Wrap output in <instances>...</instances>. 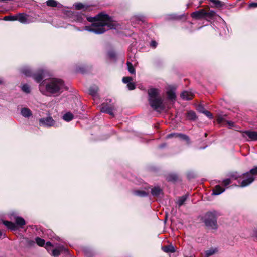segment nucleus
Segmentation results:
<instances>
[{"mask_svg":"<svg viewBox=\"0 0 257 257\" xmlns=\"http://www.w3.org/2000/svg\"><path fill=\"white\" fill-rule=\"evenodd\" d=\"M52 246V244L50 242H47L46 243V248L49 250V249H48V247H51Z\"/></svg>","mask_w":257,"mask_h":257,"instance_id":"37998d69","label":"nucleus"},{"mask_svg":"<svg viewBox=\"0 0 257 257\" xmlns=\"http://www.w3.org/2000/svg\"><path fill=\"white\" fill-rule=\"evenodd\" d=\"M225 190L224 187L220 185H216L215 188L213 190V193H223Z\"/></svg>","mask_w":257,"mask_h":257,"instance_id":"aec40b11","label":"nucleus"},{"mask_svg":"<svg viewBox=\"0 0 257 257\" xmlns=\"http://www.w3.org/2000/svg\"><path fill=\"white\" fill-rule=\"evenodd\" d=\"M230 183V180L229 179H225L223 181V184L225 186L229 185Z\"/></svg>","mask_w":257,"mask_h":257,"instance_id":"ea45409f","label":"nucleus"},{"mask_svg":"<svg viewBox=\"0 0 257 257\" xmlns=\"http://www.w3.org/2000/svg\"><path fill=\"white\" fill-rule=\"evenodd\" d=\"M227 123L229 125V126L231 127H233V123L232 122H231V121H228L227 122Z\"/></svg>","mask_w":257,"mask_h":257,"instance_id":"a18cd8bd","label":"nucleus"},{"mask_svg":"<svg viewBox=\"0 0 257 257\" xmlns=\"http://www.w3.org/2000/svg\"><path fill=\"white\" fill-rule=\"evenodd\" d=\"M92 23L91 26L85 27V30L96 34H102L105 31L115 28V23L108 15L101 13L95 17L87 18Z\"/></svg>","mask_w":257,"mask_h":257,"instance_id":"f257e3e1","label":"nucleus"},{"mask_svg":"<svg viewBox=\"0 0 257 257\" xmlns=\"http://www.w3.org/2000/svg\"><path fill=\"white\" fill-rule=\"evenodd\" d=\"M257 175V167L251 169L249 172L244 173L240 177L242 182L241 187H245L250 184L254 180Z\"/></svg>","mask_w":257,"mask_h":257,"instance_id":"39448f33","label":"nucleus"},{"mask_svg":"<svg viewBox=\"0 0 257 257\" xmlns=\"http://www.w3.org/2000/svg\"><path fill=\"white\" fill-rule=\"evenodd\" d=\"M4 224L9 228L12 230H15L16 229V225L11 222L5 221L4 222Z\"/></svg>","mask_w":257,"mask_h":257,"instance_id":"b1692460","label":"nucleus"},{"mask_svg":"<svg viewBox=\"0 0 257 257\" xmlns=\"http://www.w3.org/2000/svg\"><path fill=\"white\" fill-rule=\"evenodd\" d=\"M198 110L202 113V111H204L205 110H204V108H202V107H199L198 108Z\"/></svg>","mask_w":257,"mask_h":257,"instance_id":"49530a36","label":"nucleus"},{"mask_svg":"<svg viewBox=\"0 0 257 257\" xmlns=\"http://www.w3.org/2000/svg\"><path fill=\"white\" fill-rule=\"evenodd\" d=\"M150 45L151 47L155 48L157 46V42L155 41H152Z\"/></svg>","mask_w":257,"mask_h":257,"instance_id":"79ce46f5","label":"nucleus"},{"mask_svg":"<svg viewBox=\"0 0 257 257\" xmlns=\"http://www.w3.org/2000/svg\"><path fill=\"white\" fill-rule=\"evenodd\" d=\"M173 137L180 138V139L182 140H185L186 141L189 140L188 137L184 134H176V133H171L167 135L166 138H170Z\"/></svg>","mask_w":257,"mask_h":257,"instance_id":"f8f14e48","label":"nucleus"},{"mask_svg":"<svg viewBox=\"0 0 257 257\" xmlns=\"http://www.w3.org/2000/svg\"><path fill=\"white\" fill-rule=\"evenodd\" d=\"M206 198H207V197H204V196H203L202 197V199H203L204 200H205V199Z\"/></svg>","mask_w":257,"mask_h":257,"instance_id":"3c124183","label":"nucleus"},{"mask_svg":"<svg viewBox=\"0 0 257 257\" xmlns=\"http://www.w3.org/2000/svg\"><path fill=\"white\" fill-rule=\"evenodd\" d=\"M89 94L93 97H96L98 92V88L96 87H92L89 90Z\"/></svg>","mask_w":257,"mask_h":257,"instance_id":"5701e85b","label":"nucleus"},{"mask_svg":"<svg viewBox=\"0 0 257 257\" xmlns=\"http://www.w3.org/2000/svg\"><path fill=\"white\" fill-rule=\"evenodd\" d=\"M217 251V249L216 248L209 249L205 252V257H209L215 253Z\"/></svg>","mask_w":257,"mask_h":257,"instance_id":"412c9836","label":"nucleus"},{"mask_svg":"<svg viewBox=\"0 0 257 257\" xmlns=\"http://www.w3.org/2000/svg\"><path fill=\"white\" fill-rule=\"evenodd\" d=\"M217 212L215 211L208 212L204 215L203 221L207 227L216 229L217 228Z\"/></svg>","mask_w":257,"mask_h":257,"instance_id":"20e7f679","label":"nucleus"},{"mask_svg":"<svg viewBox=\"0 0 257 257\" xmlns=\"http://www.w3.org/2000/svg\"><path fill=\"white\" fill-rule=\"evenodd\" d=\"M74 7L76 9H77V10H81V9H85L86 8V7L84 5H83V4L82 3H76L74 4Z\"/></svg>","mask_w":257,"mask_h":257,"instance_id":"c756f323","label":"nucleus"},{"mask_svg":"<svg viewBox=\"0 0 257 257\" xmlns=\"http://www.w3.org/2000/svg\"><path fill=\"white\" fill-rule=\"evenodd\" d=\"M253 235L254 236H255V237H257V233H254V234H253Z\"/></svg>","mask_w":257,"mask_h":257,"instance_id":"603ef678","label":"nucleus"},{"mask_svg":"<svg viewBox=\"0 0 257 257\" xmlns=\"http://www.w3.org/2000/svg\"><path fill=\"white\" fill-rule=\"evenodd\" d=\"M188 198V195L187 194H185L180 197H179L177 201V204L178 205V206L180 207L181 205H182L185 201L186 200L187 198Z\"/></svg>","mask_w":257,"mask_h":257,"instance_id":"f3484780","label":"nucleus"},{"mask_svg":"<svg viewBox=\"0 0 257 257\" xmlns=\"http://www.w3.org/2000/svg\"><path fill=\"white\" fill-rule=\"evenodd\" d=\"M161 190L159 186H156L151 189V193H160Z\"/></svg>","mask_w":257,"mask_h":257,"instance_id":"7c9ffc66","label":"nucleus"},{"mask_svg":"<svg viewBox=\"0 0 257 257\" xmlns=\"http://www.w3.org/2000/svg\"><path fill=\"white\" fill-rule=\"evenodd\" d=\"M60 249H55L52 251V255L55 257L58 256L60 254Z\"/></svg>","mask_w":257,"mask_h":257,"instance_id":"72a5a7b5","label":"nucleus"},{"mask_svg":"<svg viewBox=\"0 0 257 257\" xmlns=\"http://www.w3.org/2000/svg\"><path fill=\"white\" fill-rule=\"evenodd\" d=\"M178 176L175 174H170L167 176V180L168 181L174 182L177 180Z\"/></svg>","mask_w":257,"mask_h":257,"instance_id":"6ab92c4d","label":"nucleus"},{"mask_svg":"<svg viewBox=\"0 0 257 257\" xmlns=\"http://www.w3.org/2000/svg\"><path fill=\"white\" fill-rule=\"evenodd\" d=\"M215 12L213 10H210L208 12H205V17L211 18L215 15Z\"/></svg>","mask_w":257,"mask_h":257,"instance_id":"cd10ccee","label":"nucleus"},{"mask_svg":"<svg viewBox=\"0 0 257 257\" xmlns=\"http://www.w3.org/2000/svg\"><path fill=\"white\" fill-rule=\"evenodd\" d=\"M138 195H140L141 197H144L146 196V195H147V194H144V193H142V194H137Z\"/></svg>","mask_w":257,"mask_h":257,"instance_id":"09e8293b","label":"nucleus"},{"mask_svg":"<svg viewBox=\"0 0 257 257\" xmlns=\"http://www.w3.org/2000/svg\"><path fill=\"white\" fill-rule=\"evenodd\" d=\"M16 223L18 226L22 227L26 224L25 220L20 217H16L15 218Z\"/></svg>","mask_w":257,"mask_h":257,"instance_id":"dca6fc26","label":"nucleus"},{"mask_svg":"<svg viewBox=\"0 0 257 257\" xmlns=\"http://www.w3.org/2000/svg\"><path fill=\"white\" fill-rule=\"evenodd\" d=\"M249 8H255L257 7V3H251L248 5Z\"/></svg>","mask_w":257,"mask_h":257,"instance_id":"a19ab883","label":"nucleus"},{"mask_svg":"<svg viewBox=\"0 0 257 257\" xmlns=\"http://www.w3.org/2000/svg\"><path fill=\"white\" fill-rule=\"evenodd\" d=\"M132 79V78L131 77H124L122 79V81L124 83L128 84V83L131 82Z\"/></svg>","mask_w":257,"mask_h":257,"instance_id":"f704fd0d","label":"nucleus"},{"mask_svg":"<svg viewBox=\"0 0 257 257\" xmlns=\"http://www.w3.org/2000/svg\"><path fill=\"white\" fill-rule=\"evenodd\" d=\"M149 191L148 190L147 192L145 191H144V190H137V191H136L135 192V193H149Z\"/></svg>","mask_w":257,"mask_h":257,"instance_id":"c03bdc74","label":"nucleus"},{"mask_svg":"<svg viewBox=\"0 0 257 257\" xmlns=\"http://www.w3.org/2000/svg\"><path fill=\"white\" fill-rule=\"evenodd\" d=\"M164 251L165 252H174V249L173 247H166L164 249Z\"/></svg>","mask_w":257,"mask_h":257,"instance_id":"4c0bfd02","label":"nucleus"},{"mask_svg":"<svg viewBox=\"0 0 257 257\" xmlns=\"http://www.w3.org/2000/svg\"><path fill=\"white\" fill-rule=\"evenodd\" d=\"M55 121L51 117L43 118L40 120V125L43 126L51 127L54 126Z\"/></svg>","mask_w":257,"mask_h":257,"instance_id":"0eeeda50","label":"nucleus"},{"mask_svg":"<svg viewBox=\"0 0 257 257\" xmlns=\"http://www.w3.org/2000/svg\"><path fill=\"white\" fill-rule=\"evenodd\" d=\"M64 82L59 79L53 78L46 80L39 85L40 92L46 95H58L64 90Z\"/></svg>","mask_w":257,"mask_h":257,"instance_id":"f03ea898","label":"nucleus"},{"mask_svg":"<svg viewBox=\"0 0 257 257\" xmlns=\"http://www.w3.org/2000/svg\"><path fill=\"white\" fill-rule=\"evenodd\" d=\"M47 5L50 7H56L57 6L58 3L55 0H48L46 2Z\"/></svg>","mask_w":257,"mask_h":257,"instance_id":"a878e982","label":"nucleus"},{"mask_svg":"<svg viewBox=\"0 0 257 257\" xmlns=\"http://www.w3.org/2000/svg\"><path fill=\"white\" fill-rule=\"evenodd\" d=\"M167 95L168 99L173 100L175 99L176 95L175 92V88L173 87L169 86V89L167 91Z\"/></svg>","mask_w":257,"mask_h":257,"instance_id":"9b49d317","label":"nucleus"},{"mask_svg":"<svg viewBox=\"0 0 257 257\" xmlns=\"http://www.w3.org/2000/svg\"><path fill=\"white\" fill-rule=\"evenodd\" d=\"M186 117L188 119L191 120H194L196 118L195 113L192 111H188L187 113Z\"/></svg>","mask_w":257,"mask_h":257,"instance_id":"a211bd4d","label":"nucleus"},{"mask_svg":"<svg viewBox=\"0 0 257 257\" xmlns=\"http://www.w3.org/2000/svg\"><path fill=\"white\" fill-rule=\"evenodd\" d=\"M21 72L26 76L32 77L37 82H40L44 76V71L43 70H39L36 73H33L28 66H24L21 69Z\"/></svg>","mask_w":257,"mask_h":257,"instance_id":"423d86ee","label":"nucleus"},{"mask_svg":"<svg viewBox=\"0 0 257 257\" xmlns=\"http://www.w3.org/2000/svg\"><path fill=\"white\" fill-rule=\"evenodd\" d=\"M36 242L37 244L40 246H43V245H44L45 243V241L44 239H41L39 237H37L36 238Z\"/></svg>","mask_w":257,"mask_h":257,"instance_id":"c85d7f7f","label":"nucleus"},{"mask_svg":"<svg viewBox=\"0 0 257 257\" xmlns=\"http://www.w3.org/2000/svg\"><path fill=\"white\" fill-rule=\"evenodd\" d=\"M243 137H248L251 140H257V132L246 131L242 133Z\"/></svg>","mask_w":257,"mask_h":257,"instance_id":"1a4fd4ad","label":"nucleus"},{"mask_svg":"<svg viewBox=\"0 0 257 257\" xmlns=\"http://www.w3.org/2000/svg\"><path fill=\"white\" fill-rule=\"evenodd\" d=\"M5 21H16L17 20V15L6 16L3 19Z\"/></svg>","mask_w":257,"mask_h":257,"instance_id":"393cba45","label":"nucleus"},{"mask_svg":"<svg viewBox=\"0 0 257 257\" xmlns=\"http://www.w3.org/2000/svg\"><path fill=\"white\" fill-rule=\"evenodd\" d=\"M181 98L185 100H191L193 97V94L190 91H183L181 94Z\"/></svg>","mask_w":257,"mask_h":257,"instance_id":"ddd939ff","label":"nucleus"},{"mask_svg":"<svg viewBox=\"0 0 257 257\" xmlns=\"http://www.w3.org/2000/svg\"><path fill=\"white\" fill-rule=\"evenodd\" d=\"M191 16L193 18L200 19L205 17V11L204 9H201L198 11L193 12L191 14Z\"/></svg>","mask_w":257,"mask_h":257,"instance_id":"9d476101","label":"nucleus"},{"mask_svg":"<svg viewBox=\"0 0 257 257\" xmlns=\"http://www.w3.org/2000/svg\"><path fill=\"white\" fill-rule=\"evenodd\" d=\"M22 90L26 93H29L30 92V89L29 85L27 84H24L22 87Z\"/></svg>","mask_w":257,"mask_h":257,"instance_id":"2f4dec72","label":"nucleus"},{"mask_svg":"<svg viewBox=\"0 0 257 257\" xmlns=\"http://www.w3.org/2000/svg\"><path fill=\"white\" fill-rule=\"evenodd\" d=\"M202 113H204L208 118H212V115L211 113L210 112H209V111H208L207 110H204V111H202Z\"/></svg>","mask_w":257,"mask_h":257,"instance_id":"e433bc0d","label":"nucleus"},{"mask_svg":"<svg viewBox=\"0 0 257 257\" xmlns=\"http://www.w3.org/2000/svg\"><path fill=\"white\" fill-rule=\"evenodd\" d=\"M127 87L128 89L130 90H132L135 89L136 86L135 84L133 82H130L127 84Z\"/></svg>","mask_w":257,"mask_h":257,"instance_id":"c9c22d12","label":"nucleus"},{"mask_svg":"<svg viewBox=\"0 0 257 257\" xmlns=\"http://www.w3.org/2000/svg\"><path fill=\"white\" fill-rule=\"evenodd\" d=\"M63 118L64 120L68 122L73 119V115L70 112H68L63 115Z\"/></svg>","mask_w":257,"mask_h":257,"instance_id":"4be33fe9","label":"nucleus"},{"mask_svg":"<svg viewBox=\"0 0 257 257\" xmlns=\"http://www.w3.org/2000/svg\"><path fill=\"white\" fill-rule=\"evenodd\" d=\"M239 182H240V186H241V182H242V181H240V180H239Z\"/></svg>","mask_w":257,"mask_h":257,"instance_id":"5fc2aeb1","label":"nucleus"},{"mask_svg":"<svg viewBox=\"0 0 257 257\" xmlns=\"http://www.w3.org/2000/svg\"><path fill=\"white\" fill-rule=\"evenodd\" d=\"M17 20L23 24H28L32 22L28 19V16L24 13L17 14Z\"/></svg>","mask_w":257,"mask_h":257,"instance_id":"6e6552de","label":"nucleus"},{"mask_svg":"<svg viewBox=\"0 0 257 257\" xmlns=\"http://www.w3.org/2000/svg\"><path fill=\"white\" fill-rule=\"evenodd\" d=\"M210 2L214 3L217 7H221L223 5L222 2L219 0H210Z\"/></svg>","mask_w":257,"mask_h":257,"instance_id":"473e14b6","label":"nucleus"},{"mask_svg":"<svg viewBox=\"0 0 257 257\" xmlns=\"http://www.w3.org/2000/svg\"><path fill=\"white\" fill-rule=\"evenodd\" d=\"M148 94L149 104L154 110L161 111L165 109L163 100L158 97L159 90L158 89L151 88L148 90Z\"/></svg>","mask_w":257,"mask_h":257,"instance_id":"7ed1b4c3","label":"nucleus"},{"mask_svg":"<svg viewBox=\"0 0 257 257\" xmlns=\"http://www.w3.org/2000/svg\"><path fill=\"white\" fill-rule=\"evenodd\" d=\"M2 80L0 79V84L2 83Z\"/></svg>","mask_w":257,"mask_h":257,"instance_id":"864d4df0","label":"nucleus"},{"mask_svg":"<svg viewBox=\"0 0 257 257\" xmlns=\"http://www.w3.org/2000/svg\"><path fill=\"white\" fill-rule=\"evenodd\" d=\"M101 111L104 113H109L110 115H113L112 107L105 105L104 103L102 104Z\"/></svg>","mask_w":257,"mask_h":257,"instance_id":"4468645a","label":"nucleus"},{"mask_svg":"<svg viewBox=\"0 0 257 257\" xmlns=\"http://www.w3.org/2000/svg\"><path fill=\"white\" fill-rule=\"evenodd\" d=\"M219 194H217V193H215V194H211V195L210 196H209V198H210V199H209V200H211V199L212 198L213 196L214 195H218Z\"/></svg>","mask_w":257,"mask_h":257,"instance_id":"de8ad7c7","label":"nucleus"},{"mask_svg":"<svg viewBox=\"0 0 257 257\" xmlns=\"http://www.w3.org/2000/svg\"><path fill=\"white\" fill-rule=\"evenodd\" d=\"M127 65L128 71H129V72L131 74H134L135 73V70L132 64L130 62H127Z\"/></svg>","mask_w":257,"mask_h":257,"instance_id":"bb28decb","label":"nucleus"},{"mask_svg":"<svg viewBox=\"0 0 257 257\" xmlns=\"http://www.w3.org/2000/svg\"><path fill=\"white\" fill-rule=\"evenodd\" d=\"M160 194H157V193L153 194V195H154L156 197H158Z\"/></svg>","mask_w":257,"mask_h":257,"instance_id":"8fccbe9b","label":"nucleus"},{"mask_svg":"<svg viewBox=\"0 0 257 257\" xmlns=\"http://www.w3.org/2000/svg\"><path fill=\"white\" fill-rule=\"evenodd\" d=\"M21 114L25 117H29L32 115L31 110L27 108H22L21 109Z\"/></svg>","mask_w":257,"mask_h":257,"instance_id":"2eb2a0df","label":"nucleus"},{"mask_svg":"<svg viewBox=\"0 0 257 257\" xmlns=\"http://www.w3.org/2000/svg\"><path fill=\"white\" fill-rule=\"evenodd\" d=\"M108 55H109V56L110 57V58H111L112 59L115 58L116 56L115 53L114 52H112V51L109 52Z\"/></svg>","mask_w":257,"mask_h":257,"instance_id":"58836bf2","label":"nucleus"}]
</instances>
